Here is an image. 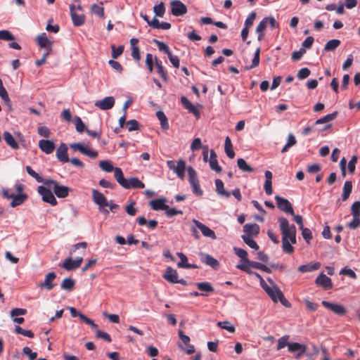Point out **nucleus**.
Returning a JSON list of instances; mask_svg holds the SVG:
<instances>
[{
  "instance_id": "49",
  "label": "nucleus",
  "mask_w": 360,
  "mask_h": 360,
  "mask_svg": "<svg viewBox=\"0 0 360 360\" xmlns=\"http://www.w3.org/2000/svg\"><path fill=\"white\" fill-rule=\"evenodd\" d=\"M101 169L106 172H111L114 171L115 168L113 165L108 160H102L99 162Z\"/></svg>"
},
{
  "instance_id": "20",
  "label": "nucleus",
  "mask_w": 360,
  "mask_h": 360,
  "mask_svg": "<svg viewBox=\"0 0 360 360\" xmlns=\"http://www.w3.org/2000/svg\"><path fill=\"white\" fill-rule=\"evenodd\" d=\"M124 185H125V186H123V188L126 189H129L131 188H143L145 187V184L136 177H131L129 179H127Z\"/></svg>"
},
{
  "instance_id": "41",
  "label": "nucleus",
  "mask_w": 360,
  "mask_h": 360,
  "mask_svg": "<svg viewBox=\"0 0 360 360\" xmlns=\"http://www.w3.org/2000/svg\"><path fill=\"white\" fill-rule=\"evenodd\" d=\"M297 143V140L292 134H290L288 136V141L286 144L283 146L281 150V153L287 152L290 148L295 146Z\"/></svg>"
},
{
  "instance_id": "8",
  "label": "nucleus",
  "mask_w": 360,
  "mask_h": 360,
  "mask_svg": "<svg viewBox=\"0 0 360 360\" xmlns=\"http://www.w3.org/2000/svg\"><path fill=\"white\" fill-rule=\"evenodd\" d=\"M275 200L276 201L277 207L283 212H285L291 215H294V210L291 203L288 201V200L282 198L279 195L275 196Z\"/></svg>"
},
{
  "instance_id": "16",
  "label": "nucleus",
  "mask_w": 360,
  "mask_h": 360,
  "mask_svg": "<svg viewBox=\"0 0 360 360\" xmlns=\"http://www.w3.org/2000/svg\"><path fill=\"white\" fill-rule=\"evenodd\" d=\"M326 308L331 310L335 314L338 315H344L346 313L345 307L338 304L331 303L327 301H323L321 303Z\"/></svg>"
},
{
  "instance_id": "18",
  "label": "nucleus",
  "mask_w": 360,
  "mask_h": 360,
  "mask_svg": "<svg viewBox=\"0 0 360 360\" xmlns=\"http://www.w3.org/2000/svg\"><path fill=\"white\" fill-rule=\"evenodd\" d=\"M193 222L196 227L200 230L203 236L211 238L212 239H216L217 237L215 233L208 226L195 219H193Z\"/></svg>"
},
{
  "instance_id": "38",
  "label": "nucleus",
  "mask_w": 360,
  "mask_h": 360,
  "mask_svg": "<svg viewBox=\"0 0 360 360\" xmlns=\"http://www.w3.org/2000/svg\"><path fill=\"white\" fill-rule=\"evenodd\" d=\"M188 174V181L191 185L199 184V180L197 176L196 172L192 167H188L187 168Z\"/></svg>"
},
{
  "instance_id": "57",
  "label": "nucleus",
  "mask_w": 360,
  "mask_h": 360,
  "mask_svg": "<svg viewBox=\"0 0 360 360\" xmlns=\"http://www.w3.org/2000/svg\"><path fill=\"white\" fill-rule=\"evenodd\" d=\"M126 127L129 131L139 129V124L136 120H130L126 122Z\"/></svg>"
},
{
  "instance_id": "45",
  "label": "nucleus",
  "mask_w": 360,
  "mask_h": 360,
  "mask_svg": "<svg viewBox=\"0 0 360 360\" xmlns=\"http://www.w3.org/2000/svg\"><path fill=\"white\" fill-rule=\"evenodd\" d=\"M259 56H260V48L258 47L255 52L254 58L252 60L251 65L250 67H246L245 68L246 70H250V69L255 68L259 65V60H260Z\"/></svg>"
},
{
  "instance_id": "58",
  "label": "nucleus",
  "mask_w": 360,
  "mask_h": 360,
  "mask_svg": "<svg viewBox=\"0 0 360 360\" xmlns=\"http://www.w3.org/2000/svg\"><path fill=\"white\" fill-rule=\"evenodd\" d=\"M91 11L96 14V15L104 18L105 17V13H104V8L103 6H100L96 4H94L91 6Z\"/></svg>"
},
{
  "instance_id": "7",
  "label": "nucleus",
  "mask_w": 360,
  "mask_h": 360,
  "mask_svg": "<svg viewBox=\"0 0 360 360\" xmlns=\"http://www.w3.org/2000/svg\"><path fill=\"white\" fill-rule=\"evenodd\" d=\"M70 146L72 150L75 151L78 150L82 154L86 155L91 158H96L98 155L97 151L90 149L89 148L84 146L83 144L80 143H72Z\"/></svg>"
},
{
  "instance_id": "26",
  "label": "nucleus",
  "mask_w": 360,
  "mask_h": 360,
  "mask_svg": "<svg viewBox=\"0 0 360 360\" xmlns=\"http://www.w3.org/2000/svg\"><path fill=\"white\" fill-rule=\"evenodd\" d=\"M28 196L25 193L15 195L13 193V197L11 198L12 201L11 202V206L12 207H15L20 205H22L27 199Z\"/></svg>"
},
{
  "instance_id": "60",
  "label": "nucleus",
  "mask_w": 360,
  "mask_h": 360,
  "mask_svg": "<svg viewBox=\"0 0 360 360\" xmlns=\"http://www.w3.org/2000/svg\"><path fill=\"white\" fill-rule=\"evenodd\" d=\"M352 217H360V201H355L351 207Z\"/></svg>"
},
{
  "instance_id": "3",
  "label": "nucleus",
  "mask_w": 360,
  "mask_h": 360,
  "mask_svg": "<svg viewBox=\"0 0 360 360\" xmlns=\"http://www.w3.org/2000/svg\"><path fill=\"white\" fill-rule=\"evenodd\" d=\"M44 185L48 187H51L53 191V193L58 198H65L68 196L70 191L71 189L63 185L59 184V183L55 180L51 179H46V181H44Z\"/></svg>"
},
{
  "instance_id": "48",
  "label": "nucleus",
  "mask_w": 360,
  "mask_h": 360,
  "mask_svg": "<svg viewBox=\"0 0 360 360\" xmlns=\"http://www.w3.org/2000/svg\"><path fill=\"white\" fill-rule=\"evenodd\" d=\"M233 251L235 254L242 259L243 263H246L247 260H248L246 250L239 248H234Z\"/></svg>"
},
{
  "instance_id": "12",
  "label": "nucleus",
  "mask_w": 360,
  "mask_h": 360,
  "mask_svg": "<svg viewBox=\"0 0 360 360\" xmlns=\"http://www.w3.org/2000/svg\"><path fill=\"white\" fill-rule=\"evenodd\" d=\"M199 257L200 261L205 263L206 265L211 266L214 269H217L219 268V262L211 255L204 252H200Z\"/></svg>"
},
{
  "instance_id": "9",
  "label": "nucleus",
  "mask_w": 360,
  "mask_h": 360,
  "mask_svg": "<svg viewBox=\"0 0 360 360\" xmlns=\"http://www.w3.org/2000/svg\"><path fill=\"white\" fill-rule=\"evenodd\" d=\"M171 12L174 16H181L187 13V8L179 0H174L171 1Z\"/></svg>"
},
{
  "instance_id": "29",
  "label": "nucleus",
  "mask_w": 360,
  "mask_h": 360,
  "mask_svg": "<svg viewBox=\"0 0 360 360\" xmlns=\"http://www.w3.org/2000/svg\"><path fill=\"white\" fill-rule=\"evenodd\" d=\"M136 221L140 226L147 225V226L150 229H155L158 224V221L155 219L150 220L148 221H146V218L143 216L139 217L136 219Z\"/></svg>"
},
{
  "instance_id": "54",
  "label": "nucleus",
  "mask_w": 360,
  "mask_h": 360,
  "mask_svg": "<svg viewBox=\"0 0 360 360\" xmlns=\"http://www.w3.org/2000/svg\"><path fill=\"white\" fill-rule=\"evenodd\" d=\"M152 41L158 46L160 51L165 53L169 49V46L162 41L153 39Z\"/></svg>"
},
{
  "instance_id": "44",
  "label": "nucleus",
  "mask_w": 360,
  "mask_h": 360,
  "mask_svg": "<svg viewBox=\"0 0 360 360\" xmlns=\"http://www.w3.org/2000/svg\"><path fill=\"white\" fill-rule=\"evenodd\" d=\"M241 238L245 243L247 244L250 248L256 250H259V245L250 236L243 235Z\"/></svg>"
},
{
  "instance_id": "55",
  "label": "nucleus",
  "mask_w": 360,
  "mask_h": 360,
  "mask_svg": "<svg viewBox=\"0 0 360 360\" xmlns=\"http://www.w3.org/2000/svg\"><path fill=\"white\" fill-rule=\"evenodd\" d=\"M217 326L223 329L228 330L230 333L235 332V327L231 325L230 322L228 321H219L217 323Z\"/></svg>"
},
{
  "instance_id": "13",
  "label": "nucleus",
  "mask_w": 360,
  "mask_h": 360,
  "mask_svg": "<svg viewBox=\"0 0 360 360\" xmlns=\"http://www.w3.org/2000/svg\"><path fill=\"white\" fill-rule=\"evenodd\" d=\"M115 104V99L112 96H108L102 100L97 101L95 103V105L101 110H109L111 109Z\"/></svg>"
},
{
  "instance_id": "36",
  "label": "nucleus",
  "mask_w": 360,
  "mask_h": 360,
  "mask_svg": "<svg viewBox=\"0 0 360 360\" xmlns=\"http://www.w3.org/2000/svg\"><path fill=\"white\" fill-rule=\"evenodd\" d=\"M114 176L116 181L121 186H125L124 183L127 179L124 177L122 170L120 167H115L114 169Z\"/></svg>"
},
{
  "instance_id": "46",
  "label": "nucleus",
  "mask_w": 360,
  "mask_h": 360,
  "mask_svg": "<svg viewBox=\"0 0 360 360\" xmlns=\"http://www.w3.org/2000/svg\"><path fill=\"white\" fill-rule=\"evenodd\" d=\"M27 172L33 178L36 179V181L39 183H43L44 184V181H46V179H43L30 166H26L25 167Z\"/></svg>"
},
{
  "instance_id": "28",
  "label": "nucleus",
  "mask_w": 360,
  "mask_h": 360,
  "mask_svg": "<svg viewBox=\"0 0 360 360\" xmlns=\"http://www.w3.org/2000/svg\"><path fill=\"white\" fill-rule=\"evenodd\" d=\"M4 139L7 143L8 146H9L13 149H18L19 145L17 143V141L15 140L13 135L8 132V131H4Z\"/></svg>"
},
{
  "instance_id": "25",
  "label": "nucleus",
  "mask_w": 360,
  "mask_h": 360,
  "mask_svg": "<svg viewBox=\"0 0 360 360\" xmlns=\"http://www.w3.org/2000/svg\"><path fill=\"white\" fill-rule=\"evenodd\" d=\"M154 63L157 68V72L159 74V75L161 77V78L165 82H167V80H168L167 72V70L165 69V68L162 66V62L160 61L157 57H155Z\"/></svg>"
},
{
  "instance_id": "14",
  "label": "nucleus",
  "mask_w": 360,
  "mask_h": 360,
  "mask_svg": "<svg viewBox=\"0 0 360 360\" xmlns=\"http://www.w3.org/2000/svg\"><path fill=\"white\" fill-rule=\"evenodd\" d=\"M181 101L183 106L188 110L189 112L193 114L195 117L198 118L200 116V112L196 106H195L186 97L182 96Z\"/></svg>"
},
{
  "instance_id": "11",
  "label": "nucleus",
  "mask_w": 360,
  "mask_h": 360,
  "mask_svg": "<svg viewBox=\"0 0 360 360\" xmlns=\"http://www.w3.org/2000/svg\"><path fill=\"white\" fill-rule=\"evenodd\" d=\"M315 283L317 286L322 287L324 290H330L333 288L331 279L323 273L320 274L316 278Z\"/></svg>"
},
{
  "instance_id": "15",
  "label": "nucleus",
  "mask_w": 360,
  "mask_h": 360,
  "mask_svg": "<svg viewBox=\"0 0 360 360\" xmlns=\"http://www.w3.org/2000/svg\"><path fill=\"white\" fill-rule=\"evenodd\" d=\"M56 277V274L55 272H49L46 275L45 280L44 282L41 283L39 286L41 288H45L47 290H51L55 286V284L53 283V281Z\"/></svg>"
},
{
  "instance_id": "35",
  "label": "nucleus",
  "mask_w": 360,
  "mask_h": 360,
  "mask_svg": "<svg viewBox=\"0 0 360 360\" xmlns=\"http://www.w3.org/2000/svg\"><path fill=\"white\" fill-rule=\"evenodd\" d=\"M156 116L160 122L162 129H163L164 130L168 129L169 125L168 123L167 117L165 115V114L162 111L159 110L156 112Z\"/></svg>"
},
{
  "instance_id": "50",
  "label": "nucleus",
  "mask_w": 360,
  "mask_h": 360,
  "mask_svg": "<svg viewBox=\"0 0 360 360\" xmlns=\"http://www.w3.org/2000/svg\"><path fill=\"white\" fill-rule=\"evenodd\" d=\"M291 244L290 240L282 239V248L283 252L287 254H292L294 252V248Z\"/></svg>"
},
{
  "instance_id": "37",
  "label": "nucleus",
  "mask_w": 360,
  "mask_h": 360,
  "mask_svg": "<svg viewBox=\"0 0 360 360\" xmlns=\"http://www.w3.org/2000/svg\"><path fill=\"white\" fill-rule=\"evenodd\" d=\"M198 289L202 292H213L214 291V288L212 286L211 283L209 282H200L195 283Z\"/></svg>"
},
{
  "instance_id": "2",
  "label": "nucleus",
  "mask_w": 360,
  "mask_h": 360,
  "mask_svg": "<svg viewBox=\"0 0 360 360\" xmlns=\"http://www.w3.org/2000/svg\"><path fill=\"white\" fill-rule=\"evenodd\" d=\"M70 12L72 23L76 27L82 26L85 22V15L83 13L81 3L79 0H75L70 5Z\"/></svg>"
},
{
  "instance_id": "64",
  "label": "nucleus",
  "mask_w": 360,
  "mask_h": 360,
  "mask_svg": "<svg viewBox=\"0 0 360 360\" xmlns=\"http://www.w3.org/2000/svg\"><path fill=\"white\" fill-rule=\"evenodd\" d=\"M347 227L350 229H356L360 226V217H353L352 220L347 224Z\"/></svg>"
},
{
  "instance_id": "63",
  "label": "nucleus",
  "mask_w": 360,
  "mask_h": 360,
  "mask_svg": "<svg viewBox=\"0 0 360 360\" xmlns=\"http://www.w3.org/2000/svg\"><path fill=\"white\" fill-rule=\"evenodd\" d=\"M136 202L131 201L129 205L125 207L127 213L130 216H134L137 212V209L134 207Z\"/></svg>"
},
{
  "instance_id": "39",
  "label": "nucleus",
  "mask_w": 360,
  "mask_h": 360,
  "mask_svg": "<svg viewBox=\"0 0 360 360\" xmlns=\"http://www.w3.org/2000/svg\"><path fill=\"white\" fill-rule=\"evenodd\" d=\"M75 281L70 278H65L61 283V288L65 290L71 291L75 286Z\"/></svg>"
},
{
  "instance_id": "27",
  "label": "nucleus",
  "mask_w": 360,
  "mask_h": 360,
  "mask_svg": "<svg viewBox=\"0 0 360 360\" xmlns=\"http://www.w3.org/2000/svg\"><path fill=\"white\" fill-rule=\"evenodd\" d=\"M321 266L319 262L309 263L307 264L301 265L298 267V271L302 273L311 272L318 270Z\"/></svg>"
},
{
  "instance_id": "21",
  "label": "nucleus",
  "mask_w": 360,
  "mask_h": 360,
  "mask_svg": "<svg viewBox=\"0 0 360 360\" xmlns=\"http://www.w3.org/2000/svg\"><path fill=\"white\" fill-rule=\"evenodd\" d=\"M338 115V112H334L330 114H328L326 116L318 119L315 123L314 125L321 124H326V125L324 127L323 129H326L328 128H330L331 127L330 124H328V122L333 121L336 118Z\"/></svg>"
},
{
  "instance_id": "59",
  "label": "nucleus",
  "mask_w": 360,
  "mask_h": 360,
  "mask_svg": "<svg viewBox=\"0 0 360 360\" xmlns=\"http://www.w3.org/2000/svg\"><path fill=\"white\" fill-rule=\"evenodd\" d=\"M15 331L17 334H20L28 338H33L34 333L31 330H25L19 326H16Z\"/></svg>"
},
{
  "instance_id": "40",
  "label": "nucleus",
  "mask_w": 360,
  "mask_h": 360,
  "mask_svg": "<svg viewBox=\"0 0 360 360\" xmlns=\"http://www.w3.org/2000/svg\"><path fill=\"white\" fill-rule=\"evenodd\" d=\"M288 349L290 352H295L300 350H302V352H305L307 350V347L304 345H302L297 342H292L288 345Z\"/></svg>"
},
{
  "instance_id": "33",
  "label": "nucleus",
  "mask_w": 360,
  "mask_h": 360,
  "mask_svg": "<svg viewBox=\"0 0 360 360\" xmlns=\"http://www.w3.org/2000/svg\"><path fill=\"white\" fill-rule=\"evenodd\" d=\"M216 191L218 194L221 195L226 198H229L231 193L226 191L224 187V183L221 179H216L215 181Z\"/></svg>"
},
{
  "instance_id": "62",
  "label": "nucleus",
  "mask_w": 360,
  "mask_h": 360,
  "mask_svg": "<svg viewBox=\"0 0 360 360\" xmlns=\"http://www.w3.org/2000/svg\"><path fill=\"white\" fill-rule=\"evenodd\" d=\"M153 11L157 16L162 17L165 12V8L163 3H160L158 5H155L153 7Z\"/></svg>"
},
{
  "instance_id": "24",
  "label": "nucleus",
  "mask_w": 360,
  "mask_h": 360,
  "mask_svg": "<svg viewBox=\"0 0 360 360\" xmlns=\"http://www.w3.org/2000/svg\"><path fill=\"white\" fill-rule=\"evenodd\" d=\"M243 231L247 236H257L259 233V226L257 224H246L243 226Z\"/></svg>"
},
{
  "instance_id": "32",
  "label": "nucleus",
  "mask_w": 360,
  "mask_h": 360,
  "mask_svg": "<svg viewBox=\"0 0 360 360\" xmlns=\"http://www.w3.org/2000/svg\"><path fill=\"white\" fill-rule=\"evenodd\" d=\"M224 150L226 155L229 158L233 159L235 157V152L233 150L232 143L229 136H226L225 139Z\"/></svg>"
},
{
  "instance_id": "52",
  "label": "nucleus",
  "mask_w": 360,
  "mask_h": 360,
  "mask_svg": "<svg viewBox=\"0 0 360 360\" xmlns=\"http://www.w3.org/2000/svg\"><path fill=\"white\" fill-rule=\"evenodd\" d=\"M0 39L4 41H13L15 39V37L8 30H0Z\"/></svg>"
},
{
  "instance_id": "1",
  "label": "nucleus",
  "mask_w": 360,
  "mask_h": 360,
  "mask_svg": "<svg viewBox=\"0 0 360 360\" xmlns=\"http://www.w3.org/2000/svg\"><path fill=\"white\" fill-rule=\"evenodd\" d=\"M279 228L282 235V239L290 240L291 243H296V227L294 224H290L285 217H279Z\"/></svg>"
},
{
  "instance_id": "43",
  "label": "nucleus",
  "mask_w": 360,
  "mask_h": 360,
  "mask_svg": "<svg viewBox=\"0 0 360 360\" xmlns=\"http://www.w3.org/2000/svg\"><path fill=\"white\" fill-rule=\"evenodd\" d=\"M340 44V41L339 39H331L329 40L324 46V50L326 51H334L336 48H338Z\"/></svg>"
},
{
  "instance_id": "34",
  "label": "nucleus",
  "mask_w": 360,
  "mask_h": 360,
  "mask_svg": "<svg viewBox=\"0 0 360 360\" xmlns=\"http://www.w3.org/2000/svg\"><path fill=\"white\" fill-rule=\"evenodd\" d=\"M268 25V18H264L257 25L256 28L257 33L259 34L258 39L261 41L264 37V31Z\"/></svg>"
},
{
  "instance_id": "17",
  "label": "nucleus",
  "mask_w": 360,
  "mask_h": 360,
  "mask_svg": "<svg viewBox=\"0 0 360 360\" xmlns=\"http://www.w3.org/2000/svg\"><path fill=\"white\" fill-rule=\"evenodd\" d=\"M56 157L58 159V160L61 162H68L70 161L68 155V148L65 143H60V145L57 148Z\"/></svg>"
},
{
  "instance_id": "42",
  "label": "nucleus",
  "mask_w": 360,
  "mask_h": 360,
  "mask_svg": "<svg viewBox=\"0 0 360 360\" xmlns=\"http://www.w3.org/2000/svg\"><path fill=\"white\" fill-rule=\"evenodd\" d=\"M237 165L238 168L243 172H252L254 171L253 168L248 165L245 160L243 158L238 159Z\"/></svg>"
},
{
  "instance_id": "47",
  "label": "nucleus",
  "mask_w": 360,
  "mask_h": 360,
  "mask_svg": "<svg viewBox=\"0 0 360 360\" xmlns=\"http://www.w3.org/2000/svg\"><path fill=\"white\" fill-rule=\"evenodd\" d=\"M74 123L75 124V128L77 132L82 133L84 131H86L85 125L79 116L75 117Z\"/></svg>"
},
{
  "instance_id": "4",
  "label": "nucleus",
  "mask_w": 360,
  "mask_h": 360,
  "mask_svg": "<svg viewBox=\"0 0 360 360\" xmlns=\"http://www.w3.org/2000/svg\"><path fill=\"white\" fill-rule=\"evenodd\" d=\"M92 199L94 203L98 206V210L100 212L105 215L109 214V210L105 208L108 206V201L102 193L96 189H93Z\"/></svg>"
},
{
  "instance_id": "6",
  "label": "nucleus",
  "mask_w": 360,
  "mask_h": 360,
  "mask_svg": "<svg viewBox=\"0 0 360 360\" xmlns=\"http://www.w3.org/2000/svg\"><path fill=\"white\" fill-rule=\"evenodd\" d=\"M167 165L169 169L172 170L179 178L184 179L185 176L186 170V162L185 160L180 159L177 162V165H175L174 160H167Z\"/></svg>"
},
{
  "instance_id": "22",
  "label": "nucleus",
  "mask_w": 360,
  "mask_h": 360,
  "mask_svg": "<svg viewBox=\"0 0 360 360\" xmlns=\"http://www.w3.org/2000/svg\"><path fill=\"white\" fill-rule=\"evenodd\" d=\"M162 276L169 283H176V280L178 279V273L176 269L169 266L166 269Z\"/></svg>"
},
{
  "instance_id": "56",
  "label": "nucleus",
  "mask_w": 360,
  "mask_h": 360,
  "mask_svg": "<svg viewBox=\"0 0 360 360\" xmlns=\"http://www.w3.org/2000/svg\"><path fill=\"white\" fill-rule=\"evenodd\" d=\"M94 330L96 331V338L103 339L108 342H111L112 339L108 333L100 330L98 328H94Z\"/></svg>"
},
{
  "instance_id": "31",
  "label": "nucleus",
  "mask_w": 360,
  "mask_h": 360,
  "mask_svg": "<svg viewBox=\"0 0 360 360\" xmlns=\"http://www.w3.org/2000/svg\"><path fill=\"white\" fill-rule=\"evenodd\" d=\"M352 191V184L350 181H347L345 182L343 189H342V200L343 201H346L351 193Z\"/></svg>"
},
{
  "instance_id": "51",
  "label": "nucleus",
  "mask_w": 360,
  "mask_h": 360,
  "mask_svg": "<svg viewBox=\"0 0 360 360\" xmlns=\"http://www.w3.org/2000/svg\"><path fill=\"white\" fill-rule=\"evenodd\" d=\"M278 292H282L277 286H274L271 290L270 292L267 293V295L271 297V299L274 302H277L278 300V297H280V294Z\"/></svg>"
},
{
  "instance_id": "61",
  "label": "nucleus",
  "mask_w": 360,
  "mask_h": 360,
  "mask_svg": "<svg viewBox=\"0 0 360 360\" xmlns=\"http://www.w3.org/2000/svg\"><path fill=\"white\" fill-rule=\"evenodd\" d=\"M358 158L356 155H353L351 160L348 162V169L350 174H353L355 172L356 164L357 162Z\"/></svg>"
},
{
  "instance_id": "30",
  "label": "nucleus",
  "mask_w": 360,
  "mask_h": 360,
  "mask_svg": "<svg viewBox=\"0 0 360 360\" xmlns=\"http://www.w3.org/2000/svg\"><path fill=\"white\" fill-rule=\"evenodd\" d=\"M36 41L41 48H47L49 46H51L53 44L52 41H51L47 38L46 33H42L41 34L39 35L37 37Z\"/></svg>"
},
{
  "instance_id": "10",
  "label": "nucleus",
  "mask_w": 360,
  "mask_h": 360,
  "mask_svg": "<svg viewBox=\"0 0 360 360\" xmlns=\"http://www.w3.org/2000/svg\"><path fill=\"white\" fill-rule=\"evenodd\" d=\"M83 262L82 257H77L76 259L73 260L72 257L66 258L63 264L62 267L67 271H72L79 268Z\"/></svg>"
},
{
  "instance_id": "53",
  "label": "nucleus",
  "mask_w": 360,
  "mask_h": 360,
  "mask_svg": "<svg viewBox=\"0 0 360 360\" xmlns=\"http://www.w3.org/2000/svg\"><path fill=\"white\" fill-rule=\"evenodd\" d=\"M112 48V58L114 59L117 58L119 56H120L123 51H124V46L121 45L118 47H116L115 45L111 46Z\"/></svg>"
},
{
  "instance_id": "23",
  "label": "nucleus",
  "mask_w": 360,
  "mask_h": 360,
  "mask_svg": "<svg viewBox=\"0 0 360 360\" xmlns=\"http://www.w3.org/2000/svg\"><path fill=\"white\" fill-rule=\"evenodd\" d=\"M149 205L154 210H165L168 208V205L165 204V200L161 198L150 200Z\"/></svg>"
},
{
  "instance_id": "5",
  "label": "nucleus",
  "mask_w": 360,
  "mask_h": 360,
  "mask_svg": "<svg viewBox=\"0 0 360 360\" xmlns=\"http://www.w3.org/2000/svg\"><path fill=\"white\" fill-rule=\"evenodd\" d=\"M51 187L39 186L37 188L38 193L41 195L42 200L45 202L49 203L52 206H56L58 204L54 194L51 192Z\"/></svg>"
},
{
  "instance_id": "19",
  "label": "nucleus",
  "mask_w": 360,
  "mask_h": 360,
  "mask_svg": "<svg viewBox=\"0 0 360 360\" xmlns=\"http://www.w3.org/2000/svg\"><path fill=\"white\" fill-rule=\"evenodd\" d=\"M39 148L46 154H50L54 150L55 144L52 141L41 139L39 141Z\"/></svg>"
}]
</instances>
